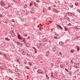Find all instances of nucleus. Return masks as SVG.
Wrapping results in <instances>:
<instances>
[{"mask_svg":"<svg viewBox=\"0 0 80 80\" xmlns=\"http://www.w3.org/2000/svg\"><path fill=\"white\" fill-rule=\"evenodd\" d=\"M12 33H11V32H10V34L12 35V37H15V33L14 32H13L12 31Z\"/></svg>","mask_w":80,"mask_h":80,"instance_id":"f257e3e1","label":"nucleus"},{"mask_svg":"<svg viewBox=\"0 0 80 80\" xmlns=\"http://www.w3.org/2000/svg\"><path fill=\"white\" fill-rule=\"evenodd\" d=\"M17 44H18V45H19V46H22V45H23V44H22V43H20L19 42H17Z\"/></svg>","mask_w":80,"mask_h":80,"instance_id":"f03ea898","label":"nucleus"},{"mask_svg":"<svg viewBox=\"0 0 80 80\" xmlns=\"http://www.w3.org/2000/svg\"><path fill=\"white\" fill-rule=\"evenodd\" d=\"M1 6H5V4L4 2H3L2 1L1 2Z\"/></svg>","mask_w":80,"mask_h":80,"instance_id":"7ed1b4c3","label":"nucleus"},{"mask_svg":"<svg viewBox=\"0 0 80 80\" xmlns=\"http://www.w3.org/2000/svg\"><path fill=\"white\" fill-rule=\"evenodd\" d=\"M54 77H55V78H56V79L58 78V77L57 76V72H56L54 73Z\"/></svg>","mask_w":80,"mask_h":80,"instance_id":"20e7f679","label":"nucleus"},{"mask_svg":"<svg viewBox=\"0 0 80 80\" xmlns=\"http://www.w3.org/2000/svg\"><path fill=\"white\" fill-rule=\"evenodd\" d=\"M37 47V48H40L41 47V45H40V44H38Z\"/></svg>","mask_w":80,"mask_h":80,"instance_id":"39448f33","label":"nucleus"},{"mask_svg":"<svg viewBox=\"0 0 80 80\" xmlns=\"http://www.w3.org/2000/svg\"><path fill=\"white\" fill-rule=\"evenodd\" d=\"M18 38H19V39H20V40H22V37H21V36H20V35H18Z\"/></svg>","mask_w":80,"mask_h":80,"instance_id":"423d86ee","label":"nucleus"},{"mask_svg":"<svg viewBox=\"0 0 80 80\" xmlns=\"http://www.w3.org/2000/svg\"><path fill=\"white\" fill-rule=\"evenodd\" d=\"M57 26H58V28H60V29H62V27H61L60 25L58 24Z\"/></svg>","mask_w":80,"mask_h":80,"instance_id":"0eeeda50","label":"nucleus"},{"mask_svg":"<svg viewBox=\"0 0 80 80\" xmlns=\"http://www.w3.org/2000/svg\"><path fill=\"white\" fill-rule=\"evenodd\" d=\"M10 45L11 46H12V47H13V43H12V42H10Z\"/></svg>","mask_w":80,"mask_h":80,"instance_id":"6e6552de","label":"nucleus"},{"mask_svg":"<svg viewBox=\"0 0 80 80\" xmlns=\"http://www.w3.org/2000/svg\"><path fill=\"white\" fill-rule=\"evenodd\" d=\"M23 41L24 43H26V42H27V41L25 38L23 39Z\"/></svg>","mask_w":80,"mask_h":80,"instance_id":"1a4fd4ad","label":"nucleus"},{"mask_svg":"<svg viewBox=\"0 0 80 80\" xmlns=\"http://www.w3.org/2000/svg\"><path fill=\"white\" fill-rule=\"evenodd\" d=\"M64 66H65L64 64H63V66H62V64L60 65V67H61V68H64Z\"/></svg>","mask_w":80,"mask_h":80,"instance_id":"9d476101","label":"nucleus"},{"mask_svg":"<svg viewBox=\"0 0 80 80\" xmlns=\"http://www.w3.org/2000/svg\"><path fill=\"white\" fill-rule=\"evenodd\" d=\"M48 55H49V52H47L46 53V56H48Z\"/></svg>","mask_w":80,"mask_h":80,"instance_id":"9b49d317","label":"nucleus"},{"mask_svg":"<svg viewBox=\"0 0 80 80\" xmlns=\"http://www.w3.org/2000/svg\"><path fill=\"white\" fill-rule=\"evenodd\" d=\"M56 51V48H55V47H54L53 48V51L54 52H55Z\"/></svg>","mask_w":80,"mask_h":80,"instance_id":"f8f14e48","label":"nucleus"},{"mask_svg":"<svg viewBox=\"0 0 80 80\" xmlns=\"http://www.w3.org/2000/svg\"><path fill=\"white\" fill-rule=\"evenodd\" d=\"M2 55H3V56L4 57H6V55L4 53L3 54V53H2Z\"/></svg>","mask_w":80,"mask_h":80,"instance_id":"ddd939ff","label":"nucleus"},{"mask_svg":"<svg viewBox=\"0 0 80 80\" xmlns=\"http://www.w3.org/2000/svg\"><path fill=\"white\" fill-rule=\"evenodd\" d=\"M64 29L65 30V31H67V27H64Z\"/></svg>","mask_w":80,"mask_h":80,"instance_id":"4468645a","label":"nucleus"},{"mask_svg":"<svg viewBox=\"0 0 80 80\" xmlns=\"http://www.w3.org/2000/svg\"><path fill=\"white\" fill-rule=\"evenodd\" d=\"M63 42H59V44L60 45H63Z\"/></svg>","mask_w":80,"mask_h":80,"instance_id":"2eb2a0df","label":"nucleus"},{"mask_svg":"<svg viewBox=\"0 0 80 80\" xmlns=\"http://www.w3.org/2000/svg\"><path fill=\"white\" fill-rule=\"evenodd\" d=\"M74 52V50H72L70 51V52L71 53H73Z\"/></svg>","mask_w":80,"mask_h":80,"instance_id":"dca6fc26","label":"nucleus"},{"mask_svg":"<svg viewBox=\"0 0 80 80\" xmlns=\"http://www.w3.org/2000/svg\"><path fill=\"white\" fill-rule=\"evenodd\" d=\"M2 13H3L4 12H5V9H3L2 10Z\"/></svg>","mask_w":80,"mask_h":80,"instance_id":"f3484780","label":"nucleus"},{"mask_svg":"<svg viewBox=\"0 0 80 80\" xmlns=\"http://www.w3.org/2000/svg\"><path fill=\"white\" fill-rule=\"evenodd\" d=\"M22 22H25L26 20L25 19H22Z\"/></svg>","mask_w":80,"mask_h":80,"instance_id":"a211bd4d","label":"nucleus"},{"mask_svg":"<svg viewBox=\"0 0 80 80\" xmlns=\"http://www.w3.org/2000/svg\"><path fill=\"white\" fill-rule=\"evenodd\" d=\"M77 50H80V48H79L78 46L77 47Z\"/></svg>","mask_w":80,"mask_h":80,"instance_id":"6ab92c4d","label":"nucleus"},{"mask_svg":"<svg viewBox=\"0 0 80 80\" xmlns=\"http://www.w3.org/2000/svg\"><path fill=\"white\" fill-rule=\"evenodd\" d=\"M29 64L30 66H32V64L31 62H30Z\"/></svg>","mask_w":80,"mask_h":80,"instance_id":"aec40b11","label":"nucleus"},{"mask_svg":"<svg viewBox=\"0 0 80 80\" xmlns=\"http://www.w3.org/2000/svg\"><path fill=\"white\" fill-rule=\"evenodd\" d=\"M4 45H5V44L4 43H2L1 44V47H4Z\"/></svg>","mask_w":80,"mask_h":80,"instance_id":"412c9836","label":"nucleus"},{"mask_svg":"<svg viewBox=\"0 0 80 80\" xmlns=\"http://www.w3.org/2000/svg\"><path fill=\"white\" fill-rule=\"evenodd\" d=\"M38 73H42V72H39V71H38Z\"/></svg>","mask_w":80,"mask_h":80,"instance_id":"4be33fe9","label":"nucleus"},{"mask_svg":"<svg viewBox=\"0 0 80 80\" xmlns=\"http://www.w3.org/2000/svg\"><path fill=\"white\" fill-rule=\"evenodd\" d=\"M75 5H76V6H77V5H78V3L76 2V3H75Z\"/></svg>","mask_w":80,"mask_h":80,"instance_id":"5701e85b","label":"nucleus"},{"mask_svg":"<svg viewBox=\"0 0 80 80\" xmlns=\"http://www.w3.org/2000/svg\"><path fill=\"white\" fill-rule=\"evenodd\" d=\"M43 41H44V42H45L46 41H47V39H43Z\"/></svg>","mask_w":80,"mask_h":80,"instance_id":"b1692460","label":"nucleus"},{"mask_svg":"<svg viewBox=\"0 0 80 80\" xmlns=\"http://www.w3.org/2000/svg\"><path fill=\"white\" fill-rule=\"evenodd\" d=\"M15 71L16 72H19V70L18 69H16Z\"/></svg>","mask_w":80,"mask_h":80,"instance_id":"393cba45","label":"nucleus"},{"mask_svg":"<svg viewBox=\"0 0 80 80\" xmlns=\"http://www.w3.org/2000/svg\"><path fill=\"white\" fill-rule=\"evenodd\" d=\"M51 77L52 78L53 77V72H52L51 73Z\"/></svg>","mask_w":80,"mask_h":80,"instance_id":"a878e982","label":"nucleus"},{"mask_svg":"<svg viewBox=\"0 0 80 80\" xmlns=\"http://www.w3.org/2000/svg\"><path fill=\"white\" fill-rule=\"evenodd\" d=\"M38 59H39V60H42V58L41 57L38 58Z\"/></svg>","mask_w":80,"mask_h":80,"instance_id":"bb28decb","label":"nucleus"},{"mask_svg":"<svg viewBox=\"0 0 80 80\" xmlns=\"http://www.w3.org/2000/svg\"><path fill=\"white\" fill-rule=\"evenodd\" d=\"M23 55H25V52H23L22 53Z\"/></svg>","mask_w":80,"mask_h":80,"instance_id":"cd10ccee","label":"nucleus"},{"mask_svg":"<svg viewBox=\"0 0 80 80\" xmlns=\"http://www.w3.org/2000/svg\"><path fill=\"white\" fill-rule=\"evenodd\" d=\"M70 7L72 8V7H73V5H70Z\"/></svg>","mask_w":80,"mask_h":80,"instance_id":"c85d7f7f","label":"nucleus"},{"mask_svg":"<svg viewBox=\"0 0 80 80\" xmlns=\"http://www.w3.org/2000/svg\"><path fill=\"white\" fill-rule=\"evenodd\" d=\"M53 11H54V12H56V13H57V10H56V11H55L54 10H53Z\"/></svg>","mask_w":80,"mask_h":80,"instance_id":"c756f323","label":"nucleus"},{"mask_svg":"<svg viewBox=\"0 0 80 80\" xmlns=\"http://www.w3.org/2000/svg\"><path fill=\"white\" fill-rule=\"evenodd\" d=\"M41 45L43 46V45H44V44L43 43H41Z\"/></svg>","mask_w":80,"mask_h":80,"instance_id":"7c9ffc66","label":"nucleus"},{"mask_svg":"<svg viewBox=\"0 0 80 80\" xmlns=\"http://www.w3.org/2000/svg\"><path fill=\"white\" fill-rule=\"evenodd\" d=\"M24 7L25 8H27V5H25L24 6Z\"/></svg>","mask_w":80,"mask_h":80,"instance_id":"2f4dec72","label":"nucleus"},{"mask_svg":"<svg viewBox=\"0 0 80 80\" xmlns=\"http://www.w3.org/2000/svg\"><path fill=\"white\" fill-rule=\"evenodd\" d=\"M56 64H58V61H56Z\"/></svg>","mask_w":80,"mask_h":80,"instance_id":"473e14b6","label":"nucleus"},{"mask_svg":"<svg viewBox=\"0 0 80 80\" xmlns=\"http://www.w3.org/2000/svg\"><path fill=\"white\" fill-rule=\"evenodd\" d=\"M32 3H30V6H32Z\"/></svg>","mask_w":80,"mask_h":80,"instance_id":"72a5a7b5","label":"nucleus"},{"mask_svg":"<svg viewBox=\"0 0 80 80\" xmlns=\"http://www.w3.org/2000/svg\"><path fill=\"white\" fill-rule=\"evenodd\" d=\"M54 30V29H53V28H52V29H51V31H53V30Z\"/></svg>","mask_w":80,"mask_h":80,"instance_id":"f704fd0d","label":"nucleus"},{"mask_svg":"<svg viewBox=\"0 0 80 80\" xmlns=\"http://www.w3.org/2000/svg\"><path fill=\"white\" fill-rule=\"evenodd\" d=\"M34 51L36 53L37 52V50H36V49H34Z\"/></svg>","mask_w":80,"mask_h":80,"instance_id":"c9c22d12","label":"nucleus"},{"mask_svg":"<svg viewBox=\"0 0 80 80\" xmlns=\"http://www.w3.org/2000/svg\"><path fill=\"white\" fill-rule=\"evenodd\" d=\"M12 22H15V21H14V19H12Z\"/></svg>","mask_w":80,"mask_h":80,"instance_id":"e433bc0d","label":"nucleus"},{"mask_svg":"<svg viewBox=\"0 0 80 80\" xmlns=\"http://www.w3.org/2000/svg\"><path fill=\"white\" fill-rule=\"evenodd\" d=\"M24 37H27V35H26V34H25L24 35Z\"/></svg>","mask_w":80,"mask_h":80,"instance_id":"4c0bfd02","label":"nucleus"},{"mask_svg":"<svg viewBox=\"0 0 80 80\" xmlns=\"http://www.w3.org/2000/svg\"><path fill=\"white\" fill-rule=\"evenodd\" d=\"M32 48H33L34 49V50H35V49H36V48H35V47H33Z\"/></svg>","mask_w":80,"mask_h":80,"instance_id":"58836bf2","label":"nucleus"},{"mask_svg":"<svg viewBox=\"0 0 80 80\" xmlns=\"http://www.w3.org/2000/svg\"><path fill=\"white\" fill-rule=\"evenodd\" d=\"M65 70H67V72H68V69H67L66 68H65Z\"/></svg>","mask_w":80,"mask_h":80,"instance_id":"ea45409f","label":"nucleus"},{"mask_svg":"<svg viewBox=\"0 0 80 80\" xmlns=\"http://www.w3.org/2000/svg\"><path fill=\"white\" fill-rule=\"evenodd\" d=\"M30 37H28V39H30Z\"/></svg>","mask_w":80,"mask_h":80,"instance_id":"a19ab883","label":"nucleus"},{"mask_svg":"<svg viewBox=\"0 0 80 80\" xmlns=\"http://www.w3.org/2000/svg\"><path fill=\"white\" fill-rule=\"evenodd\" d=\"M59 54H60V55H62V52H60Z\"/></svg>","mask_w":80,"mask_h":80,"instance_id":"79ce46f5","label":"nucleus"},{"mask_svg":"<svg viewBox=\"0 0 80 80\" xmlns=\"http://www.w3.org/2000/svg\"><path fill=\"white\" fill-rule=\"evenodd\" d=\"M68 25H71V24H70V23L68 24Z\"/></svg>","mask_w":80,"mask_h":80,"instance_id":"37998d69","label":"nucleus"},{"mask_svg":"<svg viewBox=\"0 0 80 80\" xmlns=\"http://www.w3.org/2000/svg\"><path fill=\"white\" fill-rule=\"evenodd\" d=\"M54 38H55L56 39H57V37H54Z\"/></svg>","mask_w":80,"mask_h":80,"instance_id":"c03bdc74","label":"nucleus"},{"mask_svg":"<svg viewBox=\"0 0 80 80\" xmlns=\"http://www.w3.org/2000/svg\"><path fill=\"white\" fill-rule=\"evenodd\" d=\"M72 40H75V38H72Z\"/></svg>","mask_w":80,"mask_h":80,"instance_id":"a18cd8bd","label":"nucleus"},{"mask_svg":"<svg viewBox=\"0 0 80 80\" xmlns=\"http://www.w3.org/2000/svg\"><path fill=\"white\" fill-rule=\"evenodd\" d=\"M26 68H27L28 69H30L28 67H26Z\"/></svg>","mask_w":80,"mask_h":80,"instance_id":"49530a36","label":"nucleus"},{"mask_svg":"<svg viewBox=\"0 0 80 80\" xmlns=\"http://www.w3.org/2000/svg\"><path fill=\"white\" fill-rule=\"evenodd\" d=\"M6 40H8V38H5Z\"/></svg>","mask_w":80,"mask_h":80,"instance_id":"de8ad7c7","label":"nucleus"},{"mask_svg":"<svg viewBox=\"0 0 80 80\" xmlns=\"http://www.w3.org/2000/svg\"><path fill=\"white\" fill-rule=\"evenodd\" d=\"M9 80H12V79L11 78H9Z\"/></svg>","mask_w":80,"mask_h":80,"instance_id":"09e8293b","label":"nucleus"},{"mask_svg":"<svg viewBox=\"0 0 80 80\" xmlns=\"http://www.w3.org/2000/svg\"><path fill=\"white\" fill-rule=\"evenodd\" d=\"M24 26H27V24H24Z\"/></svg>","mask_w":80,"mask_h":80,"instance_id":"8fccbe9b","label":"nucleus"},{"mask_svg":"<svg viewBox=\"0 0 80 80\" xmlns=\"http://www.w3.org/2000/svg\"><path fill=\"white\" fill-rule=\"evenodd\" d=\"M17 61H18V62H19V61L18 60H17Z\"/></svg>","mask_w":80,"mask_h":80,"instance_id":"3c124183","label":"nucleus"},{"mask_svg":"<svg viewBox=\"0 0 80 80\" xmlns=\"http://www.w3.org/2000/svg\"><path fill=\"white\" fill-rule=\"evenodd\" d=\"M33 19L34 20H35V18H33Z\"/></svg>","mask_w":80,"mask_h":80,"instance_id":"603ef678","label":"nucleus"},{"mask_svg":"<svg viewBox=\"0 0 80 80\" xmlns=\"http://www.w3.org/2000/svg\"><path fill=\"white\" fill-rule=\"evenodd\" d=\"M34 69H37V68L36 67H35L34 68Z\"/></svg>","mask_w":80,"mask_h":80,"instance_id":"864d4df0","label":"nucleus"},{"mask_svg":"<svg viewBox=\"0 0 80 80\" xmlns=\"http://www.w3.org/2000/svg\"><path fill=\"white\" fill-rule=\"evenodd\" d=\"M48 9H49V10H50V8H48Z\"/></svg>","mask_w":80,"mask_h":80,"instance_id":"5fc2aeb1","label":"nucleus"},{"mask_svg":"<svg viewBox=\"0 0 80 80\" xmlns=\"http://www.w3.org/2000/svg\"><path fill=\"white\" fill-rule=\"evenodd\" d=\"M0 55H2V53H0Z\"/></svg>","mask_w":80,"mask_h":80,"instance_id":"6e6d98bb","label":"nucleus"},{"mask_svg":"<svg viewBox=\"0 0 80 80\" xmlns=\"http://www.w3.org/2000/svg\"><path fill=\"white\" fill-rule=\"evenodd\" d=\"M6 8V9H7L8 8Z\"/></svg>","mask_w":80,"mask_h":80,"instance_id":"4d7b16f0","label":"nucleus"},{"mask_svg":"<svg viewBox=\"0 0 80 80\" xmlns=\"http://www.w3.org/2000/svg\"><path fill=\"white\" fill-rule=\"evenodd\" d=\"M41 30V28H39V30Z\"/></svg>","mask_w":80,"mask_h":80,"instance_id":"13d9d810","label":"nucleus"},{"mask_svg":"<svg viewBox=\"0 0 80 80\" xmlns=\"http://www.w3.org/2000/svg\"><path fill=\"white\" fill-rule=\"evenodd\" d=\"M30 12H31V13H33L32 11H30Z\"/></svg>","mask_w":80,"mask_h":80,"instance_id":"bf43d9fd","label":"nucleus"},{"mask_svg":"<svg viewBox=\"0 0 80 80\" xmlns=\"http://www.w3.org/2000/svg\"><path fill=\"white\" fill-rule=\"evenodd\" d=\"M27 55H28V56H29V55H28V54H27Z\"/></svg>","mask_w":80,"mask_h":80,"instance_id":"052dcab7","label":"nucleus"},{"mask_svg":"<svg viewBox=\"0 0 80 80\" xmlns=\"http://www.w3.org/2000/svg\"><path fill=\"white\" fill-rule=\"evenodd\" d=\"M41 29H43V28H41Z\"/></svg>","mask_w":80,"mask_h":80,"instance_id":"680f3d73","label":"nucleus"},{"mask_svg":"<svg viewBox=\"0 0 80 80\" xmlns=\"http://www.w3.org/2000/svg\"><path fill=\"white\" fill-rule=\"evenodd\" d=\"M2 66L3 67L4 66V65H2Z\"/></svg>","mask_w":80,"mask_h":80,"instance_id":"e2e57ef3","label":"nucleus"},{"mask_svg":"<svg viewBox=\"0 0 80 80\" xmlns=\"http://www.w3.org/2000/svg\"><path fill=\"white\" fill-rule=\"evenodd\" d=\"M62 67H63V65H62Z\"/></svg>","mask_w":80,"mask_h":80,"instance_id":"0e129e2a","label":"nucleus"},{"mask_svg":"<svg viewBox=\"0 0 80 80\" xmlns=\"http://www.w3.org/2000/svg\"><path fill=\"white\" fill-rule=\"evenodd\" d=\"M49 42H50V41H49Z\"/></svg>","mask_w":80,"mask_h":80,"instance_id":"69168bd1","label":"nucleus"},{"mask_svg":"<svg viewBox=\"0 0 80 80\" xmlns=\"http://www.w3.org/2000/svg\"><path fill=\"white\" fill-rule=\"evenodd\" d=\"M41 70H39V71H41Z\"/></svg>","mask_w":80,"mask_h":80,"instance_id":"338daca9","label":"nucleus"},{"mask_svg":"<svg viewBox=\"0 0 80 80\" xmlns=\"http://www.w3.org/2000/svg\"><path fill=\"white\" fill-rule=\"evenodd\" d=\"M11 48H13L12 47Z\"/></svg>","mask_w":80,"mask_h":80,"instance_id":"774afa93","label":"nucleus"}]
</instances>
